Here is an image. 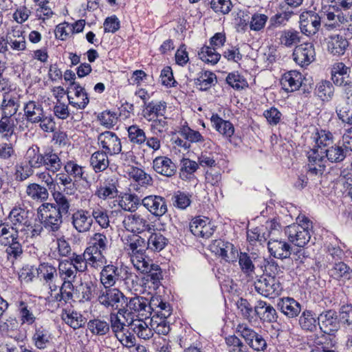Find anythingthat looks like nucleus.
Instances as JSON below:
<instances>
[{
    "label": "nucleus",
    "instance_id": "8fccbe9b",
    "mask_svg": "<svg viewBox=\"0 0 352 352\" xmlns=\"http://www.w3.org/2000/svg\"><path fill=\"white\" fill-rule=\"evenodd\" d=\"M20 230L14 228L10 224L1 223L0 224V243L3 245H7L10 242L19 239V232Z\"/></svg>",
    "mask_w": 352,
    "mask_h": 352
},
{
    "label": "nucleus",
    "instance_id": "393cba45",
    "mask_svg": "<svg viewBox=\"0 0 352 352\" xmlns=\"http://www.w3.org/2000/svg\"><path fill=\"white\" fill-rule=\"evenodd\" d=\"M190 232L197 236L208 239L214 232L213 226L209 219L195 218L190 223Z\"/></svg>",
    "mask_w": 352,
    "mask_h": 352
},
{
    "label": "nucleus",
    "instance_id": "ea45409f",
    "mask_svg": "<svg viewBox=\"0 0 352 352\" xmlns=\"http://www.w3.org/2000/svg\"><path fill=\"white\" fill-rule=\"evenodd\" d=\"M349 45L348 41L342 36H331L327 43V50L333 55L344 54L346 47Z\"/></svg>",
    "mask_w": 352,
    "mask_h": 352
},
{
    "label": "nucleus",
    "instance_id": "5701e85b",
    "mask_svg": "<svg viewBox=\"0 0 352 352\" xmlns=\"http://www.w3.org/2000/svg\"><path fill=\"white\" fill-rule=\"evenodd\" d=\"M69 263L73 265L77 272H84L87 270L88 266L95 270H99L100 266L98 262L85 250L82 254L73 253L70 258Z\"/></svg>",
    "mask_w": 352,
    "mask_h": 352
},
{
    "label": "nucleus",
    "instance_id": "0e129e2a",
    "mask_svg": "<svg viewBox=\"0 0 352 352\" xmlns=\"http://www.w3.org/2000/svg\"><path fill=\"white\" fill-rule=\"evenodd\" d=\"M128 137L133 144L142 145L146 140L145 132L139 126L134 124L128 127Z\"/></svg>",
    "mask_w": 352,
    "mask_h": 352
},
{
    "label": "nucleus",
    "instance_id": "a878e982",
    "mask_svg": "<svg viewBox=\"0 0 352 352\" xmlns=\"http://www.w3.org/2000/svg\"><path fill=\"white\" fill-rule=\"evenodd\" d=\"M302 83V75L296 70L286 72L280 80L282 88L287 92H293L298 90Z\"/></svg>",
    "mask_w": 352,
    "mask_h": 352
},
{
    "label": "nucleus",
    "instance_id": "338daca9",
    "mask_svg": "<svg viewBox=\"0 0 352 352\" xmlns=\"http://www.w3.org/2000/svg\"><path fill=\"white\" fill-rule=\"evenodd\" d=\"M292 12H284L283 13H276L270 19L269 25L267 26V31H272L275 28L285 25L286 22L289 21Z\"/></svg>",
    "mask_w": 352,
    "mask_h": 352
},
{
    "label": "nucleus",
    "instance_id": "680f3d73",
    "mask_svg": "<svg viewBox=\"0 0 352 352\" xmlns=\"http://www.w3.org/2000/svg\"><path fill=\"white\" fill-rule=\"evenodd\" d=\"M58 273L63 280H72V283L76 277L77 270L69 263V261L65 260L59 263Z\"/></svg>",
    "mask_w": 352,
    "mask_h": 352
},
{
    "label": "nucleus",
    "instance_id": "58836bf2",
    "mask_svg": "<svg viewBox=\"0 0 352 352\" xmlns=\"http://www.w3.org/2000/svg\"><path fill=\"white\" fill-rule=\"evenodd\" d=\"M298 324L303 331L314 332L318 325V316L310 310H305L299 317Z\"/></svg>",
    "mask_w": 352,
    "mask_h": 352
},
{
    "label": "nucleus",
    "instance_id": "de8ad7c7",
    "mask_svg": "<svg viewBox=\"0 0 352 352\" xmlns=\"http://www.w3.org/2000/svg\"><path fill=\"white\" fill-rule=\"evenodd\" d=\"M62 320L74 329L80 328L85 323V318L77 311L63 310L61 314Z\"/></svg>",
    "mask_w": 352,
    "mask_h": 352
},
{
    "label": "nucleus",
    "instance_id": "ddd939ff",
    "mask_svg": "<svg viewBox=\"0 0 352 352\" xmlns=\"http://www.w3.org/2000/svg\"><path fill=\"white\" fill-rule=\"evenodd\" d=\"M30 213L26 207L15 206L10 212L8 219L14 228L23 231L31 226Z\"/></svg>",
    "mask_w": 352,
    "mask_h": 352
},
{
    "label": "nucleus",
    "instance_id": "37998d69",
    "mask_svg": "<svg viewBox=\"0 0 352 352\" xmlns=\"http://www.w3.org/2000/svg\"><path fill=\"white\" fill-rule=\"evenodd\" d=\"M54 203H49L51 208H53L63 216L69 214L71 208L70 199L67 198L63 192L56 191L52 194Z\"/></svg>",
    "mask_w": 352,
    "mask_h": 352
},
{
    "label": "nucleus",
    "instance_id": "4be33fe9",
    "mask_svg": "<svg viewBox=\"0 0 352 352\" xmlns=\"http://www.w3.org/2000/svg\"><path fill=\"white\" fill-rule=\"evenodd\" d=\"M307 173L312 175H322L325 170L324 155L318 153V150L311 148L307 152Z\"/></svg>",
    "mask_w": 352,
    "mask_h": 352
},
{
    "label": "nucleus",
    "instance_id": "3c124183",
    "mask_svg": "<svg viewBox=\"0 0 352 352\" xmlns=\"http://www.w3.org/2000/svg\"><path fill=\"white\" fill-rule=\"evenodd\" d=\"M118 205L125 211L134 212L142 205V199L135 194H125L119 200Z\"/></svg>",
    "mask_w": 352,
    "mask_h": 352
},
{
    "label": "nucleus",
    "instance_id": "473e14b6",
    "mask_svg": "<svg viewBox=\"0 0 352 352\" xmlns=\"http://www.w3.org/2000/svg\"><path fill=\"white\" fill-rule=\"evenodd\" d=\"M237 259H239V265L241 272L245 274L247 278H253L256 270L254 262L256 257L255 254L240 252Z\"/></svg>",
    "mask_w": 352,
    "mask_h": 352
},
{
    "label": "nucleus",
    "instance_id": "a18cd8bd",
    "mask_svg": "<svg viewBox=\"0 0 352 352\" xmlns=\"http://www.w3.org/2000/svg\"><path fill=\"white\" fill-rule=\"evenodd\" d=\"M25 161L34 169L43 167V151L37 145H32L26 151Z\"/></svg>",
    "mask_w": 352,
    "mask_h": 352
},
{
    "label": "nucleus",
    "instance_id": "aec40b11",
    "mask_svg": "<svg viewBox=\"0 0 352 352\" xmlns=\"http://www.w3.org/2000/svg\"><path fill=\"white\" fill-rule=\"evenodd\" d=\"M100 280L104 287H111L120 280L121 269L110 262L109 264H104L100 268Z\"/></svg>",
    "mask_w": 352,
    "mask_h": 352
},
{
    "label": "nucleus",
    "instance_id": "c85d7f7f",
    "mask_svg": "<svg viewBox=\"0 0 352 352\" xmlns=\"http://www.w3.org/2000/svg\"><path fill=\"white\" fill-rule=\"evenodd\" d=\"M267 247L271 255L275 258L284 259L291 255V246L284 240L270 239Z\"/></svg>",
    "mask_w": 352,
    "mask_h": 352
},
{
    "label": "nucleus",
    "instance_id": "0eeeda50",
    "mask_svg": "<svg viewBox=\"0 0 352 352\" xmlns=\"http://www.w3.org/2000/svg\"><path fill=\"white\" fill-rule=\"evenodd\" d=\"M126 296L119 289L116 287H104L98 296L99 303L107 309L118 310L122 309L126 302Z\"/></svg>",
    "mask_w": 352,
    "mask_h": 352
},
{
    "label": "nucleus",
    "instance_id": "f8f14e48",
    "mask_svg": "<svg viewBox=\"0 0 352 352\" xmlns=\"http://www.w3.org/2000/svg\"><path fill=\"white\" fill-rule=\"evenodd\" d=\"M122 223L126 230L133 233L140 234L146 231L150 232L152 230V226L148 219L138 213L126 216Z\"/></svg>",
    "mask_w": 352,
    "mask_h": 352
},
{
    "label": "nucleus",
    "instance_id": "f03ea898",
    "mask_svg": "<svg viewBox=\"0 0 352 352\" xmlns=\"http://www.w3.org/2000/svg\"><path fill=\"white\" fill-rule=\"evenodd\" d=\"M148 299L140 296L126 297L122 309L118 314L125 320L129 321L136 318L150 319L149 308L147 307Z\"/></svg>",
    "mask_w": 352,
    "mask_h": 352
},
{
    "label": "nucleus",
    "instance_id": "c9c22d12",
    "mask_svg": "<svg viewBox=\"0 0 352 352\" xmlns=\"http://www.w3.org/2000/svg\"><path fill=\"white\" fill-rule=\"evenodd\" d=\"M38 278L46 285H50L55 282L58 277L56 268L48 263H42L36 268Z\"/></svg>",
    "mask_w": 352,
    "mask_h": 352
},
{
    "label": "nucleus",
    "instance_id": "e2e57ef3",
    "mask_svg": "<svg viewBox=\"0 0 352 352\" xmlns=\"http://www.w3.org/2000/svg\"><path fill=\"white\" fill-rule=\"evenodd\" d=\"M336 112L343 123L352 125V108L349 104L341 101L336 105Z\"/></svg>",
    "mask_w": 352,
    "mask_h": 352
},
{
    "label": "nucleus",
    "instance_id": "c03bdc74",
    "mask_svg": "<svg viewBox=\"0 0 352 352\" xmlns=\"http://www.w3.org/2000/svg\"><path fill=\"white\" fill-rule=\"evenodd\" d=\"M210 120L214 129L224 137L230 138L233 135L234 128L230 122L223 120L218 114H212Z\"/></svg>",
    "mask_w": 352,
    "mask_h": 352
},
{
    "label": "nucleus",
    "instance_id": "e433bc0d",
    "mask_svg": "<svg viewBox=\"0 0 352 352\" xmlns=\"http://www.w3.org/2000/svg\"><path fill=\"white\" fill-rule=\"evenodd\" d=\"M329 274L333 279L343 283L352 278V269L342 261L336 263L329 270Z\"/></svg>",
    "mask_w": 352,
    "mask_h": 352
},
{
    "label": "nucleus",
    "instance_id": "c756f323",
    "mask_svg": "<svg viewBox=\"0 0 352 352\" xmlns=\"http://www.w3.org/2000/svg\"><path fill=\"white\" fill-rule=\"evenodd\" d=\"M154 170L162 175L171 177L176 173V166L173 161L165 156L157 157L153 162Z\"/></svg>",
    "mask_w": 352,
    "mask_h": 352
},
{
    "label": "nucleus",
    "instance_id": "f3484780",
    "mask_svg": "<svg viewBox=\"0 0 352 352\" xmlns=\"http://www.w3.org/2000/svg\"><path fill=\"white\" fill-rule=\"evenodd\" d=\"M316 53L314 45L305 43L295 47L293 52L294 60L299 65H309L315 58Z\"/></svg>",
    "mask_w": 352,
    "mask_h": 352
},
{
    "label": "nucleus",
    "instance_id": "bb28decb",
    "mask_svg": "<svg viewBox=\"0 0 352 352\" xmlns=\"http://www.w3.org/2000/svg\"><path fill=\"white\" fill-rule=\"evenodd\" d=\"M34 307L35 305L32 302L20 301L19 302L17 310L19 320L22 325L28 324L32 327L35 323L39 322H36V318L34 314Z\"/></svg>",
    "mask_w": 352,
    "mask_h": 352
},
{
    "label": "nucleus",
    "instance_id": "423d86ee",
    "mask_svg": "<svg viewBox=\"0 0 352 352\" xmlns=\"http://www.w3.org/2000/svg\"><path fill=\"white\" fill-rule=\"evenodd\" d=\"M236 331L244 339L247 345L254 351L265 352L267 350L268 344L265 338L247 324H239Z\"/></svg>",
    "mask_w": 352,
    "mask_h": 352
},
{
    "label": "nucleus",
    "instance_id": "5fc2aeb1",
    "mask_svg": "<svg viewBox=\"0 0 352 352\" xmlns=\"http://www.w3.org/2000/svg\"><path fill=\"white\" fill-rule=\"evenodd\" d=\"M168 243V239L160 232H153L147 241L148 250L153 252H160Z\"/></svg>",
    "mask_w": 352,
    "mask_h": 352
},
{
    "label": "nucleus",
    "instance_id": "864d4df0",
    "mask_svg": "<svg viewBox=\"0 0 352 352\" xmlns=\"http://www.w3.org/2000/svg\"><path fill=\"white\" fill-rule=\"evenodd\" d=\"M279 34L280 44L287 47H292L300 41V33L294 29L284 30Z\"/></svg>",
    "mask_w": 352,
    "mask_h": 352
},
{
    "label": "nucleus",
    "instance_id": "b1692460",
    "mask_svg": "<svg viewBox=\"0 0 352 352\" xmlns=\"http://www.w3.org/2000/svg\"><path fill=\"white\" fill-rule=\"evenodd\" d=\"M72 223L77 232H86L90 230L93 219L88 210L78 209L72 214Z\"/></svg>",
    "mask_w": 352,
    "mask_h": 352
},
{
    "label": "nucleus",
    "instance_id": "69168bd1",
    "mask_svg": "<svg viewBox=\"0 0 352 352\" xmlns=\"http://www.w3.org/2000/svg\"><path fill=\"white\" fill-rule=\"evenodd\" d=\"M34 174V168L25 161L15 166L14 177L17 182H23Z\"/></svg>",
    "mask_w": 352,
    "mask_h": 352
},
{
    "label": "nucleus",
    "instance_id": "f704fd0d",
    "mask_svg": "<svg viewBox=\"0 0 352 352\" xmlns=\"http://www.w3.org/2000/svg\"><path fill=\"white\" fill-rule=\"evenodd\" d=\"M278 307L289 318H296L301 311L300 303L289 297L280 299L278 303Z\"/></svg>",
    "mask_w": 352,
    "mask_h": 352
},
{
    "label": "nucleus",
    "instance_id": "9b49d317",
    "mask_svg": "<svg viewBox=\"0 0 352 352\" xmlns=\"http://www.w3.org/2000/svg\"><path fill=\"white\" fill-rule=\"evenodd\" d=\"M69 104L78 109H84L89 104V99L85 89L75 81L70 83L67 91Z\"/></svg>",
    "mask_w": 352,
    "mask_h": 352
},
{
    "label": "nucleus",
    "instance_id": "cd10ccee",
    "mask_svg": "<svg viewBox=\"0 0 352 352\" xmlns=\"http://www.w3.org/2000/svg\"><path fill=\"white\" fill-rule=\"evenodd\" d=\"M23 111L25 120L32 124L38 123L45 113L42 104L34 100H30L26 102Z\"/></svg>",
    "mask_w": 352,
    "mask_h": 352
},
{
    "label": "nucleus",
    "instance_id": "774afa93",
    "mask_svg": "<svg viewBox=\"0 0 352 352\" xmlns=\"http://www.w3.org/2000/svg\"><path fill=\"white\" fill-rule=\"evenodd\" d=\"M221 248L219 252V255L227 262L233 263L236 261L240 253L237 249L230 243H226Z\"/></svg>",
    "mask_w": 352,
    "mask_h": 352
},
{
    "label": "nucleus",
    "instance_id": "1a4fd4ad",
    "mask_svg": "<svg viewBox=\"0 0 352 352\" xmlns=\"http://www.w3.org/2000/svg\"><path fill=\"white\" fill-rule=\"evenodd\" d=\"M255 290L263 296L274 298L279 296L283 287L276 278L262 276L254 284Z\"/></svg>",
    "mask_w": 352,
    "mask_h": 352
},
{
    "label": "nucleus",
    "instance_id": "a19ab883",
    "mask_svg": "<svg viewBox=\"0 0 352 352\" xmlns=\"http://www.w3.org/2000/svg\"><path fill=\"white\" fill-rule=\"evenodd\" d=\"M25 193L29 198L35 201L44 202L49 197L46 187L36 183H31L26 187Z\"/></svg>",
    "mask_w": 352,
    "mask_h": 352
},
{
    "label": "nucleus",
    "instance_id": "20e7f679",
    "mask_svg": "<svg viewBox=\"0 0 352 352\" xmlns=\"http://www.w3.org/2000/svg\"><path fill=\"white\" fill-rule=\"evenodd\" d=\"M111 240L106 234L102 232H96L91 235L85 248L87 252L93 257L95 262L102 267L107 263L106 254L111 248Z\"/></svg>",
    "mask_w": 352,
    "mask_h": 352
},
{
    "label": "nucleus",
    "instance_id": "6ab92c4d",
    "mask_svg": "<svg viewBox=\"0 0 352 352\" xmlns=\"http://www.w3.org/2000/svg\"><path fill=\"white\" fill-rule=\"evenodd\" d=\"M117 186V179L115 177H108L103 181H100L97 186L95 195L102 200L113 199L118 195Z\"/></svg>",
    "mask_w": 352,
    "mask_h": 352
},
{
    "label": "nucleus",
    "instance_id": "dca6fc26",
    "mask_svg": "<svg viewBox=\"0 0 352 352\" xmlns=\"http://www.w3.org/2000/svg\"><path fill=\"white\" fill-rule=\"evenodd\" d=\"M142 205L153 215L161 217L168 211L166 200L158 195L146 196L142 199Z\"/></svg>",
    "mask_w": 352,
    "mask_h": 352
},
{
    "label": "nucleus",
    "instance_id": "bf43d9fd",
    "mask_svg": "<svg viewBox=\"0 0 352 352\" xmlns=\"http://www.w3.org/2000/svg\"><path fill=\"white\" fill-rule=\"evenodd\" d=\"M91 217L102 228H107L109 226V217L105 208L100 206L94 208Z\"/></svg>",
    "mask_w": 352,
    "mask_h": 352
},
{
    "label": "nucleus",
    "instance_id": "72a5a7b5",
    "mask_svg": "<svg viewBox=\"0 0 352 352\" xmlns=\"http://www.w3.org/2000/svg\"><path fill=\"white\" fill-rule=\"evenodd\" d=\"M166 110V103L164 101L144 102L143 116L148 121H151L155 118L163 116Z\"/></svg>",
    "mask_w": 352,
    "mask_h": 352
},
{
    "label": "nucleus",
    "instance_id": "603ef678",
    "mask_svg": "<svg viewBox=\"0 0 352 352\" xmlns=\"http://www.w3.org/2000/svg\"><path fill=\"white\" fill-rule=\"evenodd\" d=\"M87 329L96 336H104L109 332V322L100 318H94L87 322Z\"/></svg>",
    "mask_w": 352,
    "mask_h": 352
},
{
    "label": "nucleus",
    "instance_id": "13d9d810",
    "mask_svg": "<svg viewBox=\"0 0 352 352\" xmlns=\"http://www.w3.org/2000/svg\"><path fill=\"white\" fill-rule=\"evenodd\" d=\"M16 119L8 116H2L0 119V134L2 137L8 138L14 133Z\"/></svg>",
    "mask_w": 352,
    "mask_h": 352
},
{
    "label": "nucleus",
    "instance_id": "79ce46f5",
    "mask_svg": "<svg viewBox=\"0 0 352 352\" xmlns=\"http://www.w3.org/2000/svg\"><path fill=\"white\" fill-rule=\"evenodd\" d=\"M313 138L316 142V146L313 148L318 150V153L321 155V151H325L327 148L333 144V135L329 131L317 130Z\"/></svg>",
    "mask_w": 352,
    "mask_h": 352
},
{
    "label": "nucleus",
    "instance_id": "f257e3e1",
    "mask_svg": "<svg viewBox=\"0 0 352 352\" xmlns=\"http://www.w3.org/2000/svg\"><path fill=\"white\" fill-rule=\"evenodd\" d=\"M298 223H293L285 228L289 241L298 247L305 246L311 239L312 222L305 216L297 218Z\"/></svg>",
    "mask_w": 352,
    "mask_h": 352
},
{
    "label": "nucleus",
    "instance_id": "6e6d98bb",
    "mask_svg": "<svg viewBox=\"0 0 352 352\" xmlns=\"http://www.w3.org/2000/svg\"><path fill=\"white\" fill-rule=\"evenodd\" d=\"M199 58L206 63L215 65L221 58L220 54L216 52V49L209 46H204L198 54Z\"/></svg>",
    "mask_w": 352,
    "mask_h": 352
},
{
    "label": "nucleus",
    "instance_id": "412c9836",
    "mask_svg": "<svg viewBox=\"0 0 352 352\" xmlns=\"http://www.w3.org/2000/svg\"><path fill=\"white\" fill-rule=\"evenodd\" d=\"M7 43L14 51H23L26 48V41L22 26L12 27L6 34Z\"/></svg>",
    "mask_w": 352,
    "mask_h": 352
},
{
    "label": "nucleus",
    "instance_id": "a211bd4d",
    "mask_svg": "<svg viewBox=\"0 0 352 352\" xmlns=\"http://www.w3.org/2000/svg\"><path fill=\"white\" fill-rule=\"evenodd\" d=\"M60 154L61 152L58 153L52 146L43 150V166L45 170L54 174L61 170L64 163L62 162Z\"/></svg>",
    "mask_w": 352,
    "mask_h": 352
},
{
    "label": "nucleus",
    "instance_id": "39448f33",
    "mask_svg": "<svg viewBox=\"0 0 352 352\" xmlns=\"http://www.w3.org/2000/svg\"><path fill=\"white\" fill-rule=\"evenodd\" d=\"M41 223L49 232L55 233L60 230L63 216L55 208H51L48 202L43 203L37 209Z\"/></svg>",
    "mask_w": 352,
    "mask_h": 352
},
{
    "label": "nucleus",
    "instance_id": "4c0bfd02",
    "mask_svg": "<svg viewBox=\"0 0 352 352\" xmlns=\"http://www.w3.org/2000/svg\"><path fill=\"white\" fill-rule=\"evenodd\" d=\"M194 82L201 91H207L217 83V76L210 71L202 70L198 73Z\"/></svg>",
    "mask_w": 352,
    "mask_h": 352
},
{
    "label": "nucleus",
    "instance_id": "9d476101",
    "mask_svg": "<svg viewBox=\"0 0 352 352\" xmlns=\"http://www.w3.org/2000/svg\"><path fill=\"white\" fill-rule=\"evenodd\" d=\"M98 144L102 148L110 155H117L122 151L121 140L113 132L107 131L101 133L98 136Z\"/></svg>",
    "mask_w": 352,
    "mask_h": 352
},
{
    "label": "nucleus",
    "instance_id": "4d7b16f0",
    "mask_svg": "<svg viewBox=\"0 0 352 352\" xmlns=\"http://www.w3.org/2000/svg\"><path fill=\"white\" fill-rule=\"evenodd\" d=\"M228 352H248V346L235 335L228 336L225 339Z\"/></svg>",
    "mask_w": 352,
    "mask_h": 352
},
{
    "label": "nucleus",
    "instance_id": "052dcab7",
    "mask_svg": "<svg viewBox=\"0 0 352 352\" xmlns=\"http://www.w3.org/2000/svg\"><path fill=\"white\" fill-rule=\"evenodd\" d=\"M199 168V164L195 161L190 159L184 158L181 161V168L179 176L182 179L190 178L191 175L196 172Z\"/></svg>",
    "mask_w": 352,
    "mask_h": 352
},
{
    "label": "nucleus",
    "instance_id": "6e6552de",
    "mask_svg": "<svg viewBox=\"0 0 352 352\" xmlns=\"http://www.w3.org/2000/svg\"><path fill=\"white\" fill-rule=\"evenodd\" d=\"M32 342L40 350H44L51 345L53 335L47 322H40L32 326Z\"/></svg>",
    "mask_w": 352,
    "mask_h": 352
},
{
    "label": "nucleus",
    "instance_id": "49530a36",
    "mask_svg": "<svg viewBox=\"0 0 352 352\" xmlns=\"http://www.w3.org/2000/svg\"><path fill=\"white\" fill-rule=\"evenodd\" d=\"M107 155L109 154L102 151H97L91 155L90 164L96 173L102 172L109 166Z\"/></svg>",
    "mask_w": 352,
    "mask_h": 352
},
{
    "label": "nucleus",
    "instance_id": "4468645a",
    "mask_svg": "<svg viewBox=\"0 0 352 352\" xmlns=\"http://www.w3.org/2000/svg\"><path fill=\"white\" fill-rule=\"evenodd\" d=\"M321 25V19L313 11L303 12L300 15V28L301 32L307 36L315 34Z\"/></svg>",
    "mask_w": 352,
    "mask_h": 352
},
{
    "label": "nucleus",
    "instance_id": "09e8293b",
    "mask_svg": "<svg viewBox=\"0 0 352 352\" xmlns=\"http://www.w3.org/2000/svg\"><path fill=\"white\" fill-rule=\"evenodd\" d=\"M321 153L331 163H340L346 158L347 152L342 146L333 144L325 151H321Z\"/></svg>",
    "mask_w": 352,
    "mask_h": 352
},
{
    "label": "nucleus",
    "instance_id": "2eb2a0df",
    "mask_svg": "<svg viewBox=\"0 0 352 352\" xmlns=\"http://www.w3.org/2000/svg\"><path fill=\"white\" fill-rule=\"evenodd\" d=\"M318 326L320 330L328 335L337 331L340 328V321L336 311L329 309L318 316Z\"/></svg>",
    "mask_w": 352,
    "mask_h": 352
},
{
    "label": "nucleus",
    "instance_id": "7ed1b4c3",
    "mask_svg": "<svg viewBox=\"0 0 352 352\" xmlns=\"http://www.w3.org/2000/svg\"><path fill=\"white\" fill-rule=\"evenodd\" d=\"M144 239L138 235L129 236L125 243V250L131 256L134 267L138 271L148 270V261L144 256Z\"/></svg>",
    "mask_w": 352,
    "mask_h": 352
},
{
    "label": "nucleus",
    "instance_id": "7c9ffc66",
    "mask_svg": "<svg viewBox=\"0 0 352 352\" xmlns=\"http://www.w3.org/2000/svg\"><path fill=\"white\" fill-rule=\"evenodd\" d=\"M254 313L259 318L265 322H274L277 320L276 309L270 305L263 300H258L254 307Z\"/></svg>",
    "mask_w": 352,
    "mask_h": 352
},
{
    "label": "nucleus",
    "instance_id": "2f4dec72",
    "mask_svg": "<svg viewBox=\"0 0 352 352\" xmlns=\"http://www.w3.org/2000/svg\"><path fill=\"white\" fill-rule=\"evenodd\" d=\"M147 319L136 318L126 321L127 325L131 327L133 331L137 336L143 340H148L153 336V331L146 322Z\"/></svg>",
    "mask_w": 352,
    "mask_h": 352
}]
</instances>
